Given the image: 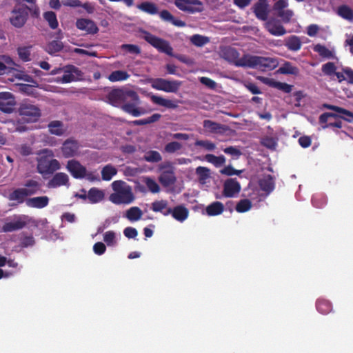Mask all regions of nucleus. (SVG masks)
Segmentation results:
<instances>
[{"instance_id":"obj_62","label":"nucleus","mask_w":353,"mask_h":353,"mask_svg":"<svg viewBox=\"0 0 353 353\" xmlns=\"http://www.w3.org/2000/svg\"><path fill=\"white\" fill-rule=\"evenodd\" d=\"M121 49L125 50L128 53L138 55L140 53V49L138 46L133 44H123Z\"/></svg>"},{"instance_id":"obj_16","label":"nucleus","mask_w":353,"mask_h":353,"mask_svg":"<svg viewBox=\"0 0 353 353\" xmlns=\"http://www.w3.org/2000/svg\"><path fill=\"white\" fill-rule=\"evenodd\" d=\"M76 28L88 34L94 35L99 32L96 23L90 19H79L76 21Z\"/></svg>"},{"instance_id":"obj_58","label":"nucleus","mask_w":353,"mask_h":353,"mask_svg":"<svg viewBox=\"0 0 353 353\" xmlns=\"http://www.w3.org/2000/svg\"><path fill=\"white\" fill-rule=\"evenodd\" d=\"M138 33H139V38L144 39L146 42L149 43V44L154 46V37L153 34H151V33L143 30H139Z\"/></svg>"},{"instance_id":"obj_61","label":"nucleus","mask_w":353,"mask_h":353,"mask_svg":"<svg viewBox=\"0 0 353 353\" xmlns=\"http://www.w3.org/2000/svg\"><path fill=\"white\" fill-rule=\"evenodd\" d=\"M103 241L108 246H112L115 244V236L113 231L105 232L103 234Z\"/></svg>"},{"instance_id":"obj_8","label":"nucleus","mask_w":353,"mask_h":353,"mask_svg":"<svg viewBox=\"0 0 353 353\" xmlns=\"http://www.w3.org/2000/svg\"><path fill=\"white\" fill-rule=\"evenodd\" d=\"M59 163L57 159H48L46 157L38 159L37 172L41 174H50L59 170Z\"/></svg>"},{"instance_id":"obj_23","label":"nucleus","mask_w":353,"mask_h":353,"mask_svg":"<svg viewBox=\"0 0 353 353\" xmlns=\"http://www.w3.org/2000/svg\"><path fill=\"white\" fill-rule=\"evenodd\" d=\"M36 194V193H30L24 191H16L13 190L8 194V201H15L16 203L12 204V206L21 205L27 200L28 196H31Z\"/></svg>"},{"instance_id":"obj_51","label":"nucleus","mask_w":353,"mask_h":353,"mask_svg":"<svg viewBox=\"0 0 353 353\" xmlns=\"http://www.w3.org/2000/svg\"><path fill=\"white\" fill-rule=\"evenodd\" d=\"M31 49V46L28 47H19L17 48V54H19V57L23 62L30 61V50Z\"/></svg>"},{"instance_id":"obj_60","label":"nucleus","mask_w":353,"mask_h":353,"mask_svg":"<svg viewBox=\"0 0 353 353\" xmlns=\"http://www.w3.org/2000/svg\"><path fill=\"white\" fill-rule=\"evenodd\" d=\"M261 143H262V145L265 147V148L274 150L276 148V141H274V138L266 137L263 139H262V141H261Z\"/></svg>"},{"instance_id":"obj_22","label":"nucleus","mask_w":353,"mask_h":353,"mask_svg":"<svg viewBox=\"0 0 353 353\" xmlns=\"http://www.w3.org/2000/svg\"><path fill=\"white\" fill-rule=\"evenodd\" d=\"M49 199L46 196H35L25 200L23 203L30 208L42 209L48 205Z\"/></svg>"},{"instance_id":"obj_52","label":"nucleus","mask_w":353,"mask_h":353,"mask_svg":"<svg viewBox=\"0 0 353 353\" xmlns=\"http://www.w3.org/2000/svg\"><path fill=\"white\" fill-rule=\"evenodd\" d=\"M182 148V145L178 141H172L164 146V152L168 154H173L179 151Z\"/></svg>"},{"instance_id":"obj_30","label":"nucleus","mask_w":353,"mask_h":353,"mask_svg":"<svg viewBox=\"0 0 353 353\" xmlns=\"http://www.w3.org/2000/svg\"><path fill=\"white\" fill-rule=\"evenodd\" d=\"M265 83L271 88H276L280 91L284 92V93L286 94H288L291 92V85H288L285 82L276 81L273 79H265Z\"/></svg>"},{"instance_id":"obj_47","label":"nucleus","mask_w":353,"mask_h":353,"mask_svg":"<svg viewBox=\"0 0 353 353\" xmlns=\"http://www.w3.org/2000/svg\"><path fill=\"white\" fill-rule=\"evenodd\" d=\"M101 174H102V180L109 181L117 174V170L114 166L108 165L102 168Z\"/></svg>"},{"instance_id":"obj_44","label":"nucleus","mask_w":353,"mask_h":353,"mask_svg":"<svg viewBox=\"0 0 353 353\" xmlns=\"http://www.w3.org/2000/svg\"><path fill=\"white\" fill-rule=\"evenodd\" d=\"M43 19L48 23V26L52 30H56L59 26V22L57 21V17H56V13L52 11H47L43 13Z\"/></svg>"},{"instance_id":"obj_64","label":"nucleus","mask_w":353,"mask_h":353,"mask_svg":"<svg viewBox=\"0 0 353 353\" xmlns=\"http://www.w3.org/2000/svg\"><path fill=\"white\" fill-rule=\"evenodd\" d=\"M83 179L90 182L100 181V177H99V174H97L96 171H90L85 173Z\"/></svg>"},{"instance_id":"obj_36","label":"nucleus","mask_w":353,"mask_h":353,"mask_svg":"<svg viewBox=\"0 0 353 353\" xmlns=\"http://www.w3.org/2000/svg\"><path fill=\"white\" fill-rule=\"evenodd\" d=\"M203 128L210 133H218L223 130V125L210 120L203 121Z\"/></svg>"},{"instance_id":"obj_18","label":"nucleus","mask_w":353,"mask_h":353,"mask_svg":"<svg viewBox=\"0 0 353 353\" xmlns=\"http://www.w3.org/2000/svg\"><path fill=\"white\" fill-rule=\"evenodd\" d=\"M268 0H258L254 7L252 12L256 19L265 21L268 20Z\"/></svg>"},{"instance_id":"obj_3","label":"nucleus","mask_w":353,"mask_h":353,"mask_svg":"<svg viewBox=\"0 0 353 353\" xmlns=\"http://www.w3.org/2000/svg\"><path fill=\"white\" fill-rule=\"evenodd\" d=\"M114 193L110 194V201L115 205H128L134 201L131 188L123 181H114L111 184Z\"/></svg>"},{"instance_id":"obj_19","label":"nucleus","mask_w":353,"mask_h":353,"mask_svg":"<svg viewBox=\"0 0 353 353\" xmlns=\"http://www.w3.org/2000/svg\"><path fill=\"white\" fill-rule=\"evenodd\" d=\"M61 186H69V177L65 173L58 172L47 182L48 188H57Z\"/></svg>"},{"instance_id":"obj_53","label":"nucleus","mask_w":353,"mask_h":353,"mask_svg":"<svg viewBox=\"0 0 353 353\" xmlns=\"http://www.w3.org/2000/svg\"><path fill=\"white\" fill-rule=\"evenodd\" d=\"M194 145L205 148L206 151H214L216 148L214 143L208 140H196Z\"/></svg>"},{"instance_id":"obj_45","label":"nucleus","mask_w":353,"mask_h":353,"mask_svg":"<svg viewBox=\"0 0 353 353\" xmlns=\"http://www.w3.org/2000/svg\"><path fill=\"white\" fill-rule=\"evenodd\" d=\"M173 210V208L168 206L166 201L161 200L155 202V212H159L164 216H168L169 213Z\"/></svg>"},{"instance_id":"obj_39","label":"nucleus","mask_w":353,"mask_h":353,"mask_svg":"<svg viewBox=\"0 0 353 353\" xmlns=\"http://www.w3.org/2000/svg\"><path fill=\"white\" fill-rule=\"evenodd\" d=\"M62 48H63V44H62V42L59 40H52V41L48 43V44L46 46V52H47L48 54L54 55L62 50Z\"/></svg>"},{"instance_id":"obj_27","label":"nucleus","mask_w":353,"mask_h":353,"mask_svg":"<svg viewBox=\"0 0 353 353\" xmlns=\"http://www.w3.org/2000/svg\"><path fill=\"white\" fill-rule=\"evenodd\" d=\"M155 49L168 56H173V48H172L169 42L161 38H155Z\"/></svg>"},{"instance_id":"obj_59","label":"nucleus","mask_w":353,"mask_h":353,"mask_svg":"<svg viewBox=\"0 0 353 353\" xmlns=\"http://www.w3.org/2000/svg\"><path fill=\"white\" fill-rule=\"evenodd\" d=\"M243 170H236L234 168H232L231 165H228L224 167L221 171H220V173L226 175L228 176H232L233 175H237L239 176L242 173Z\"/></svg>"},{"instance_id":"obj_31","label":"nucleus","mask_w":353,"mask_h":353,"mask_svg":"<svg viewBox=\"0 0 353 353\" xmlns=\"http://www.w3.org/2000/svg\"><path fill=\"white\" fill-rule=\"evenodd\" d=\"M285 48L291 52H297L301 48V41L296 35H292L285 39Z\"/></svg>"},{"instance_id":"obj_25","label":"nucleus","mask_w":353,"mask_h":353,"mask_svg":"<svg viewBox=\"0 0 353 353\" xmlns=\"http://www.w3.org/2000/svg\"><path fill=\"white\" fill-rule=\"evenodd\" d=\"M158 14H159L160 19L163 20V21L172 24L178 28L184 27V22L174 18L173 15H172V14L167 10H163Z\"/></svg>"},{"instance_id":"obj_4","label":"nucleus","mask_w":353,"mask_h":353,"mask_svg":"<svg viewBox=\"0 0 353 353\" xmlns=\"http://www.w3.org/2000/svg\"><path fill=\"white\" fill-rule=\"evenodd\" d=\"M341 119L347 122H352L353 119L350 117L344 115H339L334 112H325L319 116V124L321 125V128H342Z\"/></svg>"},{"instance_id":"obj_41","label":"nucleus","mask_w":353,"mask_h":353,"mask_svg":"<svg viewBox=\"0 0 353 353\" xmlns=\"http://www.w3.org/2000/svg\"><path fill=\"white\" fill-rule=\"evenodd\" d=\"M205 160L216 168L225 164V157L223 155L216 156L213 154H207L205 155Z\"/></svg>"},{"instance_id":"obj_33","label":"nucleus","mask_w":353,"mask_h":353,"mask_svg":"<svg viewBox=\"0 0 353 353\" xmlns=\"http://www.w3.org/2000/svg\"><path fill=\"white\" fill-rule=\"evenodd\" d=\"M277 73L280 74L298 75L299 70L298 68L294 66L289 61H285L279 68Z\"/></svg>"},{"instance_id":"obj_1","label":"nucleus","mask_w":353,"mask_h":353,"mask_svg":"<svg viewBox=\"0 0 353 353\" xmlns=\"http://www.w3.org/2000/svg\"><path fill=\"white\" fill-rule=\"evenodd\" d=\"M110 104L121 108L123 111L137 117L143 113L138 108L139 97L137 92L129 90L114 89L107 94Z\"/></svg>"},{"instance_id":"obj_29","label":"nucleus","mask_w":353,"mask_h":353,"mask_svg":"<svg viewBox=\"0 0 353 353\" xmlns=\"http://www.w3.org/2000/svg\"><path fill=\"white\" fill-rule=\"evenodd\" d=\"M86 195H88V200L91 204L99 203L104 199L103 191L96 188H91L89 191L86 192Z\"/></svg>"},{"instance_id":"obj_2","label":"nucleus","mask_w":353,"mask_h":353,"mask_svg":"<svg viewBox=\"0 0 353 353\" xmlns=\"http://www.w3.org/2000/svg\"><path fill=\"white\" fill-rule=\"evenodd\" d=\"M234 65L268 71L275 69L278 65V62L276 59L272 57L245 54L239 60L236 61Z\"/></svg>"},{"instance_id":"obj_57","label":"nucleus","mask_w":353,"mask_h":353,"mask_svg":"<svg viewBox=\"0 0 353 353\" xmlns=\"http://www.w3.org/2000/svg\"><path fill=\"white\" fill-rule=\"evenodd\" d=\"M138 9L145 12L146 13L154 14V4L149 2H143L138 4Z\"/></svg>"},{"instance_id":"obj_35","label":"nucleus","mask_w":353,"mask_h":353,"mask_svg":"<svg viewBox=\"0 0 353 353\" xmlns=\"http://www.w3.org/2000/svg\"><path fill=\"white\" fill-rule=\"evenodd\" d=\"M337 15L347 21L352 22L353 21L352 10L346 5H342L337 8Z\"/></svg>"},{"instance_id":"obj_63","label":"nucleus","mask_w":353,"mask_h":353,"mask_svg":"<svg viewBox=\"0 0 353 353\" xmlns=\"http://www.w3.org/2000/svg\"><path fill=\"white\" fill-rule=\"evenodd\" d=\"M63 6L70 8H79L81 5H83L82 2L79 0H61L60 1Z\"/></svg>"},{"instance_id":"obj_11","label":"nucleus","mask_w":353,"mask_h":353,"mask_svg":"<svg viewBox=\"0 0 353 353\" xmlns=\"http://www.w3.org/2000/svg\"><path fill=\"white\" fill-rule=\"evenodd\" d=\"M82 72L73 65H67L64 67V74L59 79L58 82L62 83H70L81 79Z\"/></svg>"},{"instance_id":"obj_21","label":"nucleus","mask_w":353,"mask_h":353,"mask_svg":"<svg viewBox=\"0 0 353 353\" xmlns=\"http://www.w3.org/2000/svg\"><path fill=\"white\" fill-rule=\"evenodd\" d=\"M22 188H17L13 191H24L30 193L38 194L41 189V183L34 179H30L25 181L22 184Z\"/></svg>"},{"instance_id":"obj_32","label":"nucleus","mask_w":353,"mask_h":353,"mask_svg":"<svg viewBox=\"0 0 353 353\" xmlns=\"http://www.w3.org/2000/svg\"><path fill=\"white\" fill-rule=\"evenodd\" d=\"M47 128H48V132H50V134L55 136L61 137L65 132L63 124H62V122L59 121H53L48 123Z\"/></svg>"},{"instance_id":"obj_10","label":"nucleus","mask_w":353,"mask_h":353,"mask_svg":"<svg viewBox=\"0 0 353 353\" xmlns=\"http://www.w3.org/2000/svg\"><path fill=\"white\" fill-rule=\"evenodd\" d=\"M181 85L182 82L177 80L155 79V90L166 93H176Z\"/></svg>"},{"instance_id":"obj_5","label":"nucleus","mask_w":353,"mask_h":353,"mask_svg":"<svg viewBox=\"0 0 353 353\" xmlns=\"http://www.w3.org/2000/svg\"><path fill=\"white\" fill-rule=\"evenodd\" d=\"M29 11L30 8L24 4L14 6L10 15L11 25L16 28H22L27 21Z\"/></svg>"},{"instance_id":"obj_38","label":"nucleus","mask_w":353,"mask_h":353,"mask_svg":"<svg viewBox=\"0 0 353 353\" xmlns=\"http://www.w3.org/2000/svg\"><path fill=\"white\" fill-rule=\"evenodd\" d=\"M316 310L321 314H327L332 311V304L326 299H318L316 301Z\"/></svg>"},{"instance_id":"obj_9","label":"nucleus","mask_w":353,"mask_h":353,"mask_svg":"<svg viewBox=\"0 0 353 353\" xmlns=\"http://www.w3.org/2000/svg\"><path fill=\"white\" fill-rule=\"evenodd\" d=\"M288 0H277L274 3V12L276 13V16L281 19V22L287 24L292 18L294 12L292 10L288 9Z\"/></svg>"},{"instance_id":"obj_56","label":"nucleus","mask_w":353,"mask_h":353,"mask_svg":"<svg viewBox=\"0 0 353 353\" xmlns=\"http://www.w3.org/2000/svg\"><path fill=\"white\" fill-rule=\"evenodd\" d=\"M223 152L230 156H232V157H233L234 159H238L239 157L242 155L241 150L233 146H229L223 149Z\"/></svg>"},{"instance_id":"obj_28","label":"nucleus","mask_w":353,"mask_h":353,"mask_svg":"<svg viewBox=\"0 0 353 353\" xmlns=\"http://www.w3.org/2000/svg\"><path fill=\"white\" fill-rule=\"evenodd\" d=\"M170 215L172 216L173 219L179 222H183L188 216V210L183 205H178L173 208V210L170 212Z\"/></svg>"},{"instance_id":"obj_43","label":"nucleus","mask_w":353,"mask_h":353,"mask_svg":"<svg viewBox=\"0 0 353 353\" xmlns=\"http://www.w3.org/2000/svg\"><path fill=\"white\" fill-rule=\"evenodd\" d=\"M141 217V210L138 207H132L128 209L125 212V218L130 222H136Z\"/></svg>"},{"instance_id":"obj_34","label":"nucleus","mask_w":353,"mask_h":353,"mask_svg":"<svg viewBox=\"0 0 353 353\" xmlns=\"http://www.w3.org/2000/svg\"><path fill=\"white\" fill-rule=\"evenodd\" d=\"M312 50H314V52H316L321 56V58L324 59H333L334 58V53L327 49L325 46L321 44H316L314 46V48H312Z\"/></svg>"},{"instance_id":"obj_14","label":"nucleus","mask_w":353,"mask_h":353,"mask_svg":"<svg viewBox=\"0 0 353 353\" xmlns=\"http://www.w3.org/2000/svg\"><path fill=\"white\" fill-rule=\"evenodd\" d=\"M265 21V30H267V32H270L271 35L281 37L286 34V30H285V28L281 24V21L275 18H271Z\"/></svg>"},{"instance_id":"obj_37","label":"nucleus","mask_w":353,"mask_h":353,"mask_svg":"<svg viewBox=\"0 0 353 353\" xmlns=\"http://www.w3.org/2000/svg\"><path fill=\"white\" fill-rule=\"evenodd\" d=\"M323 108L336 112L337 114H340L346 117H350L353 119V113L352 112L338 105L324 103L323 104Z\"/></svg>"},{"instance_id":"obj_15","label":"nucleus","mask_w":353,"mask_h":353,"mask_svg":"<svg viewBox=\"0 0 353 353\" xmlns=\"http://www.w3.org/2000/svg\"><path fill=\"white\" fill-rule=\"evenodd\" d=\"M25 216H14L13 221L6 222L1 227V232H11L19 230L26 226Z\"/></svg>"},{"instance_id":"obj_26","label":"nucleus","mask_w":353,"mask_h":353,"mask_svg":"<svg viewBox=\"0 0 353 353\" xmlns=\"http://www.w3.org/2000/svg\"><path fill=\"white\" fill-rule=\"evenodd\" d=\"M205 212L209 216H219L223 212V204L219 201L212 202L207 205Z\"/></svg>"},{"instance_id":"obj_20","label":"nucleus","mask_w":353,"mask_h":353,"mask_svg":"<svg viewBox=\"0 0 353 353\" xmlns=\"http://www.w3.org/2000/svg\"><path fill=\"white\" fill-rule=\"evenodd\" d=\"M78 151V142L74 139H68L63 143L61 153L65 158L73 157Z\"/></svg>"},{"instance_id":"obj_50","label":"nucleus","mask_w":353,"mask_h":353,"mask_svg":"<svg viewBox=\"0 0 353 353\" xmlns=\"http://www.w3.org/2000/svg\"><path fill=\"white\" fill-rule=\"evenodd\" d=\"M223 55L224 58L233 63H235L236 61L239 60L238 58V52L236 50L232 48H227L223 50Z\"/></svg>"},{"instance_id":"obj_55","label":"nucleus","mask_w":353,"mask_h":353,"mask_svg":"<svg viewBox=\"0 0 353 353\" xmlns=\"http://www.w3.org/2000/svg\"><path fill=\"white\" fill-rule=\"evenodd\" d=\"M190 41L196 47H201L208 43V38L200 34H194L190 38Z\"/></svg>"},{"instance_id":"obj_40","label":"nucleus","mask_w":353,"mask_h":353,"mask_svg":"<svg viewBox=\"0 0 353 353\" xmlns=\"http://www.w3.org/2000/svg\"><path fill=\"white\" fill-rule=\"evenodd\" d=\"M155 105L161 106L168 110H174L176 108V103L175 101L158 96H155Z\"/></svg>"},{"instance_id":"obj_46","label":"nucleus","mask_w":353,"mask_h":353,"mask_svg":"<svg viewBox=\"0 0 353 353\" xmlns=\"http://www.w3.org/2000/svg\"><path fill=\"white\" fill-rule=\"evenodd\" d=\"M128 74L123 70H115L108 75V80L111 82L123 81L127 80Z\"/></svg>"},{"instance_id":"obj_7","label":"nucleus","mask_w":353,"mask_h":353,"mask_svg":"<svg viewBox=\"0 0 353 353\" xmlns=\"http://www.w3.org/2000/svg\"><path fill=\"white\" fill-rule=\"evenodd\" d=\"M19 114L28 122H35L40 117V110L35 105L23 103L19 108Z\"/></svg>"},{"instance_id":"obj_24","label":"nucleus","mask_w":353,"mask_h":353,"mask_svg":"<svg viewBox=\"0 0 353 353\" xmlns=\"http://www.w3.org/2000/svg\"><path fill=\"white\" fill-rule=\"evenodd\" d=\"M174 5L183 12L193 13L195 10L192 6L200 5V2L198 0H174Z\"/></svg>"},{"instance_id":"obj_48","label":"nucleus","mask_w":353,"mask_h":353,"mask_svg":"<svg viewBox=\"0 0 353 353\" xmlns=\"http://www.w3.org/2000/svg\"><path fill=\"white\" fill-rule=\"evenodd\" d=\"M251 207H252V204L248 199H242L240 201L237 202L234 209H236V212L239 213H243L248 212L251 209Z\"/></svg>"},{"instance_id":"obj_13","label":"nucleus","mask_w":353,"mask_h":353,"mask_svg":"<svg viewBox=\"0 0 353 353\" xmlns=\"http://www.w3.org/2000/svg\"><path fill=\"white\" fill-rule=\"evenodd\" d=\"M15 105L13 94L10 92H0V111L5 113H12Z\"/></svg>"},{"instance_id":"obj_6","label":"nucleus","mask_w":353,"mask_h":353,"mask_svg":"<svg viewBox=\"0 0 353 353\" xmlns=\"http://www.w3.org/2000/svg\"><path fill=\"white\" fill-rule=\"evenodd\" d=\"M159 183L163 187L167 188L173 185L175 183L174 168L172 163L167 161L159 165Z\"/></svg>"},{"instance_id":"obj_54","label":"nucleus","mask_w":353,"mask_h":353,"mask_svg":"<svg viewBox=\"0 0 353 353\" xmlns=\"http://www.w3.org/2000/svg\"><path fill=\"white\" fill-rule=\"evenodd\" d=\"M336 69V68L333 62H327L321 65V72L325 76H332L333 74L336 72H335Z\"/></svg>"},{"instance_id":"obj_42","label":"nucleus","mask_w":353,"mask_h":353,"mask_svg":"<svg viewBox=\"0 0 353 353\" xmlns=\"http://www.w3.org/2000/svg\"><path fill=\"white\" fill-rule=\"evenodd\" d=\"M259 186L261 189L265 192H270L274 188V182L273 181V177L270 175H267L265 178L259 181Z\"/></svg>"},{"instance_id":"obj_17","label":"nucleus","mask_w":353,"mask_h":353,"mask_svg":"<svg viewBox=\"0 0 353 353\" xmlns=\"http://www.w3.org/2000/svg\"><path fill=\"white\" fill-rule=\"evenodd\" d=\"M67 170H68V172L70 173V175H72V177L76 179H83L84 174L88 172L85 170V167L75 160L68 161V163H67Z\"/></svg>"},{"instance_id":"obj_12","label":"nucleus","mask_w":353,"mask_h":353,"mask_svg":"<svg viewBox=\"0 0 353 353\" xmlns=\"http://www.w3.org/2000/svg\"><path fill=\"white\" fill-rule=\"evenodd\" d=\"M241 192V184L235 178H229L223 184V196L233 198Z\"/></svg>"},{"instance_id":"obj_49","label":"nucleus","mask_w":353,"mask_h":353,"mask_svg":"<svg viewBox=\"0 0 353 353\" xmlns=\"http://www.w3.org/2000/svg\"><path fill=\"white\" fill-rule=\"evenodd\" d=\"M196 174L198 176V181L204 184L209 178V169L203 166H198L196 168Z\"/></svg>"}]
</instances>
